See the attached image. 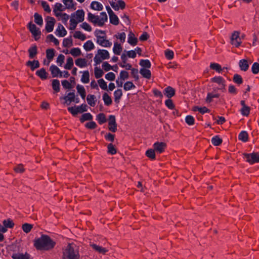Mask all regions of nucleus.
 Instances as JSON below:
<instances>
[{"label":"nucleus","instance_id":"obj_1","mask_svg":"<svg viewBox=\"0 0 259 259\" xmlns=\"http://www.w3.org/2000/svg\"><path fill=\"white\" fill-rule=\"evenodd\" d=\"M33 242L34 246L39 250H50L56 245V242L47 235H41L40 237L35 239Z\"/></svg>","mask_w":259,"mask_h":259},{"label":"nucleus","instance_id":"obj_2","mask_svg":"<svg viewBox=\"0 0 259 259\" xmlns=\"http://www.w3.org/2000/svg\"><path fill=\"white\" fill-rule=\"evenodd\" d=\"M78 247L74 243H68L62 249V259H80Z\"/></svg>","mask_w":259,"mask_h":259},{"label":"nucleus","instance_id":"obj_3","mask_svg":"<svg viewBox=\"0 0 259 259\" xmlns=\"http://www.w3.org/2000/svg\"><path fill=\"white\" fill-rule=\"evenodd\" d=\"M107 15L105 12H102L100 16L95 15L91 13L88 14V20L94 25L100 27L104 26L105 22L107 21Z\"/></svg>","mask_w":259,"mask_h":259},{"label":"nucleus","instance_id":"obj_4","mask_svg":"<svg viewBox=\"0 0 259 259\" xmlns=\"http://www.w3.org/2000/svg\"><path fill=\"white\" fill-rule=\"evenodd\" d=\"M99 33H103V31L97 29L95 31V36L97 37V42L102 47H110L112 42L106 39L105 36L100 35Z\"/></svg>","mask_w":259,"mask_h":259},{"label":"nucleus","instance_id":"obj_5","mask_svg":"<svg viewBox=\"0 0 259 259\" xmlns=\"http://www.w3.org/2000/svg\"><path fill=\"white\" fill-rule=\"evenodd\" d=\"M243 158L251 164L259 162V154L256 152L244 153Z\"/></svg>","mask_w":259,"mask_h":259},{"label":"nucleus","instance_id":"obj_6","mask_svg":"<svg viewBox=\"0 0 259 259\" xmlns=\"http://www.w3.org/2000/svg\"><path fill=\"white\" fill-rule=\"evenodd\" d=\"M28 28L32 33L35 40H37L40 36L41 32L38 28L36 25L32 24L31 22H29L28 24Z\"/></svg>","mask_w":259,"mask_h":259},{"label":"nucleus","instance_id":"obj_7","mask_svg":"<svg viewBox=\"0 0 259 259\" xmlns=\"http://www.w3.org/2000/svg\"><path fill=\"white\" fill-rule=\"evenodd\" d=\"M239 35L240 32L236 31L232 33L231 36V44L235 46L236 47H239L242 42Z\"/></svg>","mask_w":259,"mask_h":259},{"label":"nucleus","instance_id":"obj_8","mask_svg":"<svg viewBox=\"0 0 259 259\" xmlns=\"http://www.w3.org/2000/svg\"><path fill=\"white\" fill-rule=\"evenodd\" d=\"M55 22V19L53 17H48L46 18L45 29L47 32H51L53 30Z\"/></svg>","mask_w":259,"mask_h":259},{"label":"nucleus","instance_id":"obj_9","mask_svg":"<svg viewBox=\"0 0 259 259\" xmlns=\"http://www.w3.org/2000/svg\"><path fill=\"white\" fill-rule=\"evenodd\" d=\"M108 128L112 132H115L117 131V124L116 122L115 116L111 115L109 116Z\"/></svg>","mask_w":259,"mask_h":259},{"label":"nucleus","instance_id":"obj_10","mask_svg":"<svg viewBox=\"0 0 259 259\" xmlns=\"http://www.w3.org/2000/svg\"><path fill=\"white\" fill-rule=\"evenodd\" d=\"M153 147L156 152L161 153L164 151L166 144L164 142H157L153 144Z\"/></svg>","mask_w":259,"mask_h":259},{"label":"nucleus","instance_id":"obj_11","mask_svg":"<svg viewBox=\"0 0 259 259\" xmlns=\"http://www.w3.org/2000/svg\"><path fill=\"white\" fill-rule=\"evenodd\" d=\"M50 70L53 77H56L58 76L60 77H62V72H61L59 68L56 65H52L50 67Z\"/></svg>","mask_w":259,"mask_h":259},{"label":"nucleus","instance_id":"obj_12","mask_svg":"<svg viewBox=\"0 0 259 259\" xmlns=\"http://www.w3.org/2000/svg\"><path fill=\"white\" fill-rule=\"evenodd\" d=\"M163 93L167 98H171L175 95V90L173 88L168 86L164 90Z\"/></svg>","mask_w":259,"mask_h":259},{"label":"nucleus","instance_id":"obj_13","mask_svg":"<svg viewBox=\"0 0 259 259\" xmlns=\"http://www.w3.org/2000/svg\"><path fill=\"white\" fill-rule=\"evenodd\" d=\"M39 65V61L35 60L33 61H28L26 63V65L30 67L32 71H34L35 69L38 68Z\"/></svg>","mask_w":259,"mask_h":259},{"label":"nucleus","instance_id":"obj_14","mask_svg":"<svg viewBox=\"0 0 259 259\" xmlns=\"http://www.w3.org/2000/svg\"><path fill=\"white\" fill-rule=\"evenodd\" d=\"M56 34L59 36L63 37L66 35L67 31L62 24H59L56 29Z\"/></svg>","mask_w":259,"mask_h":259},{"label":"nucleus","instance_id":"obj_15","mask_svg":"<svg viewBox=\"0 0 259 259\" xmlns=\"http://www.w3.org/2000/svg\"><path fill=\"white\" fill-rule=\"evenodd\" d=\"M90 246L93 249L99 253L105 254L108 251V250L105 248L102 247V246L98 245L96 244H90Z\"/></svg>","mask_w":259,"mask_h":259},{"label":"nucleus","instance_id":"obj_16","mask_svg":"<svg viewBox=\"0 0 259 259\" xmlns=\"http://www.w3.org/2000/svg\"><path fill=\"white\" fill-rule=\"evenodd\" d=\"M127 42L132 46H135L138 43V39L135 37L133 32L130 31L128 35Z\"/></svg>","mask_w":259,"mask_h":259},{"label":"nucleus","instance_id":"obj_17","mask_svg":"<svg viewBox=\"0 0 259 259\" xmlns=\"http://www.w3.org/2000/svg\"><path fill=\"white\" fill-rule=\"evenodd\" d=\"M63 99L65 101V103L69 105L71 102L75 101V94L74 92H70L68 93L67 96L64 97Z\"/></svg>","mask_w":259,"mask_h":259},{"label":"nucleus","instance_id":"obj_18","mask_svg":"<svg viewBox=\"0 0 259 259\" xmlns=\"http://www.w3.org/2000/svg\"><path fill=\"white\" fill-rule=\"evenodd\" d=\"M239 65L241 70L246 71L248 69L249 64L246 59H242L239 61Z\"/></svg>","mask_w":259,"mask_h":259},{"label":"nucleus","instance_id":"obj_19","mask_svg":"<svg viewBox=\"0 0 259 259\" xmlns=\"http://www.w3.org/2000/svg\"><path fill=\"white\" fill-rule=\"evenodd\" d=\"M29 53V57L30 59L34 58L37 54V46L34 45L31 47L28 50Z\"/></svg>","mask_w":259,"mask_h":259},{"label":"nucleus","instance_id":"obj_20","mask_svg":"<svg viewBox=\"0 0 259 259\" xmlns=\"http://www.w3.org/2000/svg\"><path fill=\"white\" fill-rule=\"evenodd\" d=\"M140 73L142 76L147 79H150L151 77V72L150 70L146 68H141L140 70Z\"/></svg>","mask_w":259,"mask_h":259},{"label":"nucleus","instance_id":"obj_21","mask_svg":"<svg viewBox=\"0 0 259 259\" xmlns=\"http://www.w3.org/2000/svg\"><path fill=\"white\" fill-rule=\"evenodd\" d=\"M84 12L82 10L76 11V19L78 22H81L84 20Z\"/></svg>","mask_w":259,"mask_h":259},{"label":"nucleus","instance_id":"obj_22","mask_svg":"<svg viewBox=\"0 0 259 259\" xmlns=\"http://www.w3.org/2000/svg\"><path fill=\"white\" fill-rule=\"evenodd\" d=\"M13 259H30V255L29 254L25 253H15L12 256Z\"/></svg>","mask_w":259,"mask_h":259},{"label":"nucleus","instance_id":"obj_23","mask_svg":"<svg viewBox=\"0 0 259 259\" xmlns=\"http://www.w3.org/2000/svg\"><path fill=\"white\" fill-rule=\"evenodd\" d=\"M91 9L97 10V11H101L103 10V7L102 5L98 2L94 1L92 2L91 4Z\"/></svg>","mask_w":259,"mask_h":259},{"label":"nucleus","instance_id":"obj_24","mask_svg":"<svg viewBox=\"0 0 259 259\" xmlns=\"http://www.w3.org/2000/svg\"><path fill=\"white\" fill-rule=\"evenodd\" d=\"M97 55H99L103 60L108 59L110 57L109 52L105 50H99Z\"/></svg>","mask_w":259,"mask_h":259},{"label":"nucleus","instance_id":"obj_25","mask_svg":"<svg viewBox=\"0 0 259 259\" xmlns=\"http://www.w3.org/2000/svg\"><path fill=\"white\" fill-rule=\"evenodd\" d=\"M122 96V92L121 89H117L114 92V101L116 103H119Z\"/></svg>","mask_w":259,"mask_h":259},{"label":"nucleus","instance_id":"obj_26","mask_svg":"<svg viewBox=\"0 0 259 259\" xmlns=\"http://www.w3.org/2000/svg\"><path fill=\"white\" fill-rule=\"evenodd\" d=\"M36 74L39 76L41 79H46L47 78V72L45 68H41L40 70L36 72Z\"/></svg>","mask_w":259,"mask_h":259},{"label":"nucleus","instance_id":"obj_27","mask_svg":"<svg viewBox=\"0 0 259 259\" xmlns=\"http://www.w3.org/2000/svg\"><path fill=\"white\" fill-rule=\"evenodd\" d=\"M96 97L94 95L89 94L87 98L88 103L92 107H94L96 105Z\"/></svg>","mask_w":259,"mask_h":259},{"label":"nucleus","instance_id":"obj_28","mask_svg":"<svg viewBox=\"0 0 259 259\" xmlns=\"http://www.w3.org/2000/svg\"><path fill=\"white\" fill-rule=\"evenodd\" d=\"M46 55L49 61H51L55 56V50L54 49H48L46 50ZM49 62L47 65H49Z\"/></svg>","mask_w":259,"mask_h":259},{"label":"nucleus","instance_id":"obj_29","mask_svg":"<svg viewBox=\"0 0 259 259\" xmlns=\"http://www.w3.org/2000/svg\"><path fill=\"white\" fill-rule=\"evenodd\" d=\"M109 16L110 22L111 24L115 25H117L119 24V19L114 12Z\"/></svg>","mask_w":259,"mask_h":259},{"label":"nucleus","instance_id":"obj_30","mask_svg":"<svg viewBox=\"0 0 259 259\" xmlns=\"http://www.w3.org/2000/svg\"><path fill=\"white\" fill-rule=\"evenodd\" d=\"M193 111H198L201 114H204L205 113H209L210 110L206 107H199V106H194L193 108Z\"/></svg>","mask_w":259,"mask_h":259},{"label":"nucleus","instance_id":"obj_31","mask_svg":"<svg viewBox=\"0 0 259 259\" xmlns=\"http://www.w3.org/2000/svg\"><path fill=\"white\" fill-rule=\"evenodd\" d=\"M103 101L104 102L106 106H110V105H111V104L112 103V99H111V97L106 93H105L103 94Z\"/></svg>","mask_w":259,"mask_h":259},{"label":"nucleus","instance_id":"obj_32","mask_svg":"<svg viewBox=\"0 0 259 259\" xmlns=\"http://www.w3.org/2000/svg\"><path fill=\"white\" fill-rule=\"evenodd\" d=\"M122 49L120 44L117 42L114 43L113 51L115 54L119 55L122 51Z\"/></svg>","mask_w":259,"mask_h":259},{"label":"nucleus","instance_id":"obj_33","mask_svg":"<svg viewBox=\"0 0 259 259\" xmlns=\"http://www.w3.org/2000/svg\"><path fill=\"white\" fill-rule=\"evenodd\" d=\"M93 119V116L90 113H87L82 114L80 118V121L81 123L87 120H91Z\"/></svg>","mask_w":259,"mask_h":259},{"label":"nucleus","instance_id":"obj_34","mask_svg":"<svg viewBox=\"0 0 259 259\" xmlns=\"http://www.w3.org/2000/svg\"><path fill=\"white\" fill-rule=\"evenodd\" d=\"M81 81L84 83H89L90 81V74L89 71H84L81 76Z\"/></svg>","mask_w":259,"mask_h":259},{"label":"nucleus","instance_id":"obj_35","mask_svg":"<svg viewBox=\"0 0 259 259\" xmlns=\"http://www.w3.org/2000/svg\"><path fill=\"white\" fill-rule=\"evenodd\" d=\"M75 64L79 67H83L87 65V61L85 59L78 58L75 60Z\"/></svg>","mask_w":259,"mask_h":259},{"label":"nucleus","instance_id":"obj_36","mask_svg":"<svg viewBox=\"0 0 259 259\" xmlns=\"http://www.w3.org/2000/svg\"><path fill=\"white\" fill-rule=\"evenodd\" d=\"M139 64L140 66L143 67V68H150L151 66V62L149 60H144L142 59L140 60Z\"/></svg>","mask_w":259,"mask_h":259},{"label":"nucleus","instance_id":"obj_37","mask_svg":"<svg viewBox=\"0 0 259 259\" xmlns=\"http://www.w3.org/2000/svg\"><path fill=\"white\" fill-rule=\"evenodd\" d=\"M73 45V41L71 36L68 38H66L63 39V46L66 48H69Z\"/></svg>","mask_w":259,"mask_h":259},{"label":"nucleus","instance_id":"obj_38","mask_svg":"<svg viewBox=\"0 0 259 259\" xmlns=\"http://www.w3.org/2000/svg\"><path fill=\"white\" fill-rule=\"evenodd\" d=\"M155 151L153 149H150L146 151L145 155L146 156L151 159V160L155 159Z\"/></svg>","mask_w":259,"mask_h":259},{"label":"nucleus","instance_id":"obj_39","mask_svg":"<svg viewBox=\"0 0 259 259\" xmlns=\"http://www.w3.org/2000/svg\"><path fill=\"white\" fill-rule=\"evenodd\" d=\"M83 48L87 51H90L95 48L93 42L91 40H88L83 45Z\"/></svg>","mask_w":259,"mask_h":259},{"label":"nucleus","instance_id":"obj_40","mask_svg":"<svg viewBox=\"0 0 259 259\" xmlns=\"http://www.w3.org/2000/svg\"><path fill=\"white\" fill-rule=\"evenodd\" d=\"M77 92L80 94L81 97L84 99L86 95V93L84 87L82 85L78 84L76 86Z\"/></svg>","mask_w":259,"mask_h":259},{"label":"nucleus","instance_id":"obj_41","mask_svg":"<svg viewBox=\"0 0 259 259\" xmlns=\"http://www.w3.org/2000/svg\"><path fill=\"white\" fill-rule=\"evenodd\" d=\"M238 139L243 142H247L248 140V135L246 131H242L238 136Z\"/></svg>","mask_w":259,"mask_h":259},{"label":"nucleus","instance_id":"obj_42","mask_svg":"<svg viewBox=\"0 0 259 259\" xmlns=\"http://www.w3.org/2000/svg\"><path fill=\"white\" fill-rule=\"evenodd\" d=\"M3 224L6 228H13L14 226V223L11 219L4 220Z\"/></svg>","mask_w":259,"mask_h":259},{"label":"nucleus","instance_id":"obj_43","mask_svg":"<svg viewBox=\"0 0 259 259\" xmlns=\"http://www.w3.org/2000/svg\"><path fill=\"white\" fill-rule=\"evenodd\" d=\"M34 22L38 25H42L43 24V20L41 16L38 13H36L34 15Z\"/></svg>","mask_w":259,"mask_h":259},{"label":"nucleus","instance_id":"obj_44","mask_svg":"<svg viewBox=\"0 0 259 259\" xmlns=\"http://www.w3.org/2000/svg\"><path fill=\"white\" fill-rule=\"evenodd\" d=\"M97 120L100 124H102L106 122V118L105 115L103 113H100L97 116Z\"/></svg>","mask_w":259,"mask_h":259},{"label":"nucleus","instance_id":"obj_45","mask_svg":"<svg viewBox=\"0 0 259 259\" xmlns=\"http://www.w3.org/2000/svg\"><path fill=\"white\" fill-rule=\"evenodd\" d=\"M46 41L53 42L56 46L59 45V40L53 34H49L47 36Z\"/></svg>","mask_w":259,"mask_h":259},{"label":"nucleus","instance_id":"obj_46","mask_svg":"<svg viewBox=\"0 0 259 259\" xmlns=\"http://www.w3.org/2000/svg\"><path fill=\"white\" fill-rule=\"evenodd\" d=\"M73 36L75 38H78L81 40H84L86 39V36L79 31H76L74 32Z\"/></svg>","mask_w":259,"mask_h":259},{"label":"nucleus","instance_id":"obj_47","mask_svg":"<svg viewBox=\"0 0 259 259\" xmlns=\"http://www.w3.org/2000/svg\"><path fill=\"white\" fill-rule=\"evenodd\" d=\"M223 140L218 136H215L211 139L212 144L214 146H219L222 144Z\"/></svg>","mask_w":259,"mask_h":259},{"label":"nucleus","instance_id":"obj_48","mask_svg":"<svg viewBox=\"0 0 259 259\" xmlns=\"http://www.w3.org/2000/svg\"><path fill=\"white\" fill-rule=\"evenodd\" d=\"M52 87L56 92L60 91V82L58 79H54L52 81Z\"/></svg>","mask_w":259,"mask_h":259},{"label":"nucleus","instance_id":"obj_49","mask_svg":"<svg viewBox=\"0 0 259 259\" xmlns=\"http://www.w3.org/2000/svg\"><path fill=\"white\" fill-rule=\"evenodd\" d=\"M63 2L66 8L75 9L73 4V0H63Z\"/></svg>","mask_w":259,"mask_h":259},{"label":"nucleus","instance_id":"obj_50","mask_svg":"<svg viewBox=\"0 0 259 259\" xmlns=\"http://www.w3.org/2000/svg\"><path fill=\"white\" fill-rule=\"evenodd\" d=\"M33 228V225L28 223H25L22 225V228L23 231L26 233H29Z\"/></svg>","mask_w":259,"mask_h":259},{"label":"nucleus","instance_id":"obj_51","mask_svg":"<svg viewBox=\"0 0 259 259\" xmlns=\"http://www.w3.org/2000/svg\"><path fill=\"white\" fill-rule=\"evenodd\" d=\"M233 81L238 84H241L243 82V79L240 75L235 74L233 78Z\"/></svg>","mask_w":259,"mask_h":259},{"label":"nucleus","instance_id":"obj_52","mask_svg":"<svg viewBox=\"0 0 259 259\" xmlns=\"http://www.w3.org/2000/svg\"><path fill=\"white\" fill-rule=\"evenodd\" d=\"M210 68L218 72H221L222 70L221 66L216 63H211L210 65Z\"/></svg>","mask_w":259,"mask_h":259},{"label":"nucleus","instance_id":"obj_53","mask_svg":"<svg viewBox=\"0 0 259 259\" xmlns=\"http://www.w3.org/2000/svg\"><path fill=\"white\" fill-rule=\"evenodd\" d=\"M211 81L213 82H215L219 85L221 83H225V80L221 76H215L211 79Z\"/></svg>","mask_w":259,"mask_h":259},{"label":"nucleus","instance_id":"obj_54","mask_svg":"<svg viewBox=\"0 0 259 259\" xmlns=\"http://www.w3.org/2000/svg\"><path fill=\"white\" fill-rule=\"evenodd\" d=\"M107 149L108 153L111 155H114L117 153L116 148H115L114 146L111 143L109 144L108 145Z\"/></svg>","mask_w":259,"mask_h":259},{"label":"nucleus","instance_id":"obj_55","mask_svg":"<svg viewBox=\"0 0 259 259\" xmlns=\"http://www.w3.org/2000/svg\"><path fill=\"white\" fill-rule=\"evenodd\" d=\"M70 53L74 57H77L81 55V51L78 48H74L70 50Z\"/></svg>","mask_w":259,"mask_h":259},{"label":"nucleus","instance_id":"obj_56","mask_svg":"<svg viewBox=\"0 0 259 259\" xmlns=\"http://www.w3.org/2000/svg\"><path fill=\"white\" fill-rule=\"evenodd\" d=\"M250 107L246 106L242 107L240 110V112L242 115L247 116L250 113Z\"/></svg>","mask_w":259,"mask_h":259},{"label":"nucleus","instance_id":"obj_57","mask_svg":"<svg viewBox=\"0 0 259 259\" xmlns=\"http://www.w3.org/2000/svg\"><path fill=\"white\" fill-rule=\"evenodd\" d=\"M135 88V85L131 81L126 82L123 86V88L125 91H128Z\"/></svg>","mask_w":259,"mask_h":259},{"label":"nucleus","instance_id":"obj_58","mask_svg":"<svg viewBox=\"0 0 259 259\" xmlns=\"http://www.w3.org/2000/svg\"><path fill=\"white\" fill-rule=\"evenodd\" d=\"M73 65V59L71 57H69V58H68V59L67 60V63L65 64L64 68L66 69L69 70L72 68Z\"/></svg>","mask_w":259,"mask_h":259},{"label":"nucleus","instance_id":"obj_59","mask_svg":"<svg viewBox=\"0 0 259 259\" xmlns=\"http://www.w3.org/2000/svg\"><path fill=\"white\" fill-rule=\"evenodd\" d=\"M65 9V8H63V6L61 3H56L54 6V8L53 9L54 13H56V12H61L64 11Z\"/></svg>","mask_w":259,"mask_h":259},{"label":"nucleus","instance_id":"obj_60","mask_svg":"<svg viewBox=\"0 0 259 259\" xmlns=\"http://www.w3.org/2000/svg\"><path fill=\"white\" fill-rule=\"evenodd\" d=\"M98 84L100 87L104 90H108L107 83L103 79H100L98 80Z\"/></svg>","mask_w":259,"mask_h":259},{"label":"nucleus","instance_id":"obj_61","mask_svg":"<svg viewBox=\"0 0 259 259\" xmlns=\"http://www.w3.org/2000/svg\"><path fill=\"white\" fill-rule=\"evenodd\" d=\"M104 74L103 70L97 67L95 68V76L96 78H100Z\"/></svg>","mask_w":259,"mask_h":259},{"label":"nucleus","instance_id":"obj_62","mask_svg":"<svg viewBox=\"0 0 259 259\" xmlns=\"http://www.w3.org/2000/svg\"><path fill=\"white\" fill-rule=\"evenodd\" d=\"M186 122L189 125H192L194 124L195 120L194 117L191 115H188L185 118Z\"/></svg>","mask_w":259,"mask_h":259},{"label":"nucleus","instance_id":"obj_63","mask_svg":"<svg viewBox=\"0 0 259 259\" xmlns=\"http://www.w3.org/2000/svg\"><path fill=\"white\" fill-rule=\"evenodd\" d=\"M68 110L70 112L73 116L76 115L78 113H80L77 107H70L68 108Z\"/></svg>","mask_w":259,"mask_h":259},{"label":"nucleus","instance_id":"obj_64","mask_svg":"<svg viewBox=\"0 0 259 259\" xmlns=\"http://www.w3.org/2000/svg\"><path fill=\"white\" fill-rule=\"evenodd\" d=\"M251 71L253 74H257L259 72V63H254L251 67Z\"/></svg>","mask_w":259,"mask_h":259}]
</instances>
